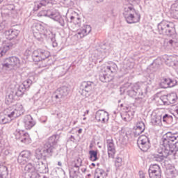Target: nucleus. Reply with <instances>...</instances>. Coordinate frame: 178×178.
<instances>
[{
    "label": "nucleus",
    "instance_id": "1",
    "mask_svg": "<svg viewBox=\"0 0 178 178\" xmlns=\"http://www.w3.org/2000/svg\"><path fill=\"white\" fill-rule=\"evenodd\" d=\"M178 151V134L168 132L161 138V146L157 153L153 154L152 158L155 162H163L165 158L175 159Z\"/></svg>",
    "mask_w": 178,
    "mask_h": 178
},
{
    "label": "nucleus",
    "instance_id": "2",
    "mask_svg": "<svg viewBox=\"0 0 178 178\" xmlns=\"http://www.w3.org/2000/svg\"><path fill=\"white\" fill-rule=\"evenodd\" d=\"M58 140H59V136L58 135L50 136L47 141L44 144L42 149H36L35 156L36 159L40 161V159H42L43 158L44 161H47V157L49 158V156H52L55 145L58 144Z\"/></svg>",
    "mask_w": 178,
    "mask_h": 178
},
{
    "label": "nucleus",
    "instance_id": "3",
    "mask_svg": "<svg viewBox=\"0 0 178 178\" xmlns=\"http://www.w3.org/2000/svg\"><path fill=\"white\" fill-rule=\"evenodd\" d=\"M38 16L40 17L42 16L49 17L50 19L54 20V22H58V23L62 27H67V17H62L60 13H59V11L55 8L40 11L38 14Z\"/></svg>",
    "mask_w": 178,
    "mask_h": 178
},
{
    "label": "nucleus",
    "instance_id": "4",
    "mask_svg": "<svg viewBox=\"0 0 178 178\" xmlns=\"http://www.w3.org/2000/svg\"><path fill=\"white\" fill-rule=\"evenodd\" d=\"M123 16L129 24L138 23L141 19V15L132 6H127L124 8Z\"/></svg>",
    "mask_w": 178,
    "mask_h": 178
},
{
    "label": "nucleus",
    "instance_id": "5",
    "mask_svg": "<svg viewBox=\"0 0 178 178\" xmlns=\"http://www.w3.org/2000/svg\"><path fill=\"white\" fill-rule=\"evenodd\" d=\"M148 90V86L144 83H136L128 86L127 90V94L131 98L137 97L138 94L141 92V95L147 94Z\"/></svg>",
    "mask_w": 178,
    "mask_h": 178
},
{
    "label": "nucleus",
    "instance_id": "6",
    "mask_svg": "<svg viewBox=\"0 0 178 178\" xmlns=\"http://www.w3.org/2000/svg\"><path fill=\"white\" fill-rule=\"evenodd\" d=\"M157 31L159 34L166 35L167 37H172V35H175V33H176L173 23L165 20H163L158 24Z\"/></svg>",
    "mask_w": 178,
    "mask_h": 178
},
{
    "label": "nucleus",
    "instance_id": "7",
    "mask_svg": "<svg viewBox=\"0 0 178 178\" xmlns=\"http://www.w3.org/2000/svg\"><path fill=\"white\" fill-rule=\"evenodd\" d=\"M6 115L8 119H10V122L13 120V119H16V118H19V116H22L23 113H24L25 110L24 107L22 103H17L13 108H8L4 110Z\"/></svg>",
    "mask_w": 178,
    "mask_h": 178
},
{
    "label": "nucleus",
    "instance_id": "8",
    "mask_svg": "<svg viewBox=\"0 0 178 178\" xmlns=\"http://www.w3.org/2000/svg\"><path fill=\"white\" fill-rule=\"evenodd\" d=\"M50 56L51 53L43 49H38L34 50L32 54V59L33 62H41V60L48 59V58Z\"/></svg>",
    "mask_w": 178,
    "mask_h": 178
},
{
    "label": "nucleus",
    "instance_id": "9",
    "mask_svg": "<svg viewBox=\"0 0 178 178\" xmlns=\"http://www.w3.org/2000/svg\"><path fill=\"white\" fill-rule=\"evenodd\" d=\"M69 92H70V87L63 86L58 88L52 95V97L55 98L59 102H62V99L66 98L67 95H69Z\"/></svg>",
    "mask_w": 178,
    "mask_h": 178
},
{
    "label": "nucleus",
    "instance_id": "10",
    "mask_svg": "<svg viewBox=\"0 0 178 178\" xmlns=\"http://www.w3.org/2000/svg\"><path fill=\"white\" fill-rule=\"evenodd\" d=\"M16 140L20 141L23 144H30L31 143V139L30 138V135L26 131L22 129H16L14 132Z\"/></svg>",
    "mask_w": 178,
    "mask_h": 178
},
{
    "label": "nucleus",
    "instance_id": "11",
    "mask_svg": "<svg viewBox=\"0 0 178 178\" xmlns=\"http://www.w3.org/2000/svg\"><path fill=\"white\" fill-rule=\"evenodd\" d=\"M15 66H17V67L20 66V60L16 56L7 58L5 60V63L2 64L3 69H5L6 70H10L12 68L15 67Z\"/></svg>",
    "mask_w": 178,
    "mask_h": 178
},
{
    "label": "nucleus",
    "instance_id": "12",
    "mask_svg": "<svg viewBox=\"0 0 178 178\" xmlns=\"http://www.w3.org/2000/svg\"><path fill=\"white\" fill-rule=\"evenodd\" d=\"M137 144L140 149L143 152H147L149 148H151L149 138L145 135H143L138 138Z\"/></svg>",
    "mask_w": 178,
    "mask_h": 178
},
{
    "label": "nucleus",
    "instance_id": "13",
    "mask_svg": "<svg viewBox=\"0 0 178 178\" xmlns=\"http://www.w3.org/2000/svg\"><path fill=\"white\" fill-rule=\"evenodd\" d=\"M92 86H94V82L83 81L79 90L81 95H82V97H86V98H88V96L92 90Z\"/></svg>",
    "mask_w": 178,
    "mask_h": 178
},
{
    "label": "nucleus",
    "instance_id": "14",
    "mask_svg": "<svg viewBox=\"0 0 178 178\" xmlns=\"http://www.w3.org/2000/svg\"><path fill=\"white\" fill-rule=\"evenodd\" d=\"M160 101L165 106L176 104L177 102V95L175 92H172L168 95H164L160 97Z\"/></svg>",
    "mask_w": 178,
    "mask_h": 178
},
{
    "label": "nucleus",
    "instance_id": "15",
    "mask_svg": "<svg viewBox=\"0 0 178 178\" xmlns=\"http://www.w3.org/2000/svg\"><path fill=\"white\" fill-rule=\"evenodd\" d=\"M177 84V81L175 79H170L168 76H163L160 79L159 86L161 88H172Z\"/></svg>",
    "mask_w": 178,
    "mask_h": 178
},
{
    "label": "nucleus",
    "instance_id": "16",
    "mask_svg": "<svg viewBox=\"0 0 178 178\" xmlns=\"http://www.w3.org/2000/svg\"><path fill=\"white\" fill-rule=\"evenodd\" d=\"M148 173L149 178H161L162 176V170L158 164L151 165Z\"/></svg>",
    "mask_w": 178,
    "mask_h": 178
},
{
    "label": "nucleus",
    "instance_id": "17",
    "mask_svg": "<svg viewBox=\"0 0 178 178\" xmlns=\"http://www.w3.org/2000/svg\"><path fill=\"white\" fill-rule=\"evenodd\" d=\"M31 159V152L29 150L21 152L17 158V162L19 165H26Z\"/></svg>",
    "mask_w": 178,
    "mask_h": 178
},
{
    "label": "nucleus",
    "instance_id": "18",
    "mask_svg": "<svg viewBox=\"0 0 178 178\" xmlns=\"http://www.w3.org/2000/svg\"><path fill=\"white\" fill-rule=\"evenodd\" d=\"M95 119L101 123H108L109 113L104 110H99L95 113Z\"/></svg>",
    "mask_w": 178,
    "mask_h": 178
},
{
    "label": "nucleus",
    "instance_id": "19",
    "mask_svg": "<svg viewBox=\"0 0 178 178\" xmlns=\"http://www.w3.org/2000/svg\"><path fill=\"white\" fill-rule=\"evenodd\" d=\"M19 33L20 31L16 29H9L8 31H6V35L7 40H8L6 42H13V41H17L16 44H17L19 40L16 38H17V35H19Z\"/></svg>",
    "mask_w": 178,
    "mask_h": 178
},
{
    "label": "nucleus",
    "instance_id": "20",
    "mask_svg": "<svg viewBox=\"0 0 178 178\" xmlns=\"http://www.w3.org/2000/svg\"><path fill=\"white\" fill-rule=\"evenodd\" d=\"M32 30L33 31V34L35 33L34 37H35L38 41H42V38H37L35 34H40V33H42L44 30H45L44 24H42L41 22L35 23L32 26Z\"/></svg>",
    "mask_w": 178,
    "mask_h": 178
},
{
    "label": "nucleus",
    "instance_id": "21",
    "mask_svg": "<svg viewBox=\"0 0 178 178\" xmlns=\"http://www.w3.org/2000/svg\"><path fill=\"white\" fill-rule=\"evenodd\" d=\"M23 123L26 130H31V129L35 126V121L30 115L24 116Z\"/></svg>",
    "mask_w": 178,
    "mask_h": 178
},
{
    "label": "nucleus",
    "instance_id": "22",
    "mask_svg": "<svg viewBox=\"0 0 178 178\" xmlns=\"http://www.w3.org/2000/svg\"><path fill=\"white\" fill-rule=\"evenodd\" d=\"M91 26L90 25H83L80 29L77 31V38H84L86 35H88L91 33Z\"/></svg>",
    "mask_w": 178,
    "mask_h": 178
},
{
    "label": "nucleus",
    "instance_id": "23",
    "mask_svg": "<svg viewBox=\"0 0 178 178\" xmlns=\"http://www.w3.org/2000/svg\"><path fill=\"white\" fill-rule=\"evenodd\" d=\"M16 40H14L13 42H6L3 47L0 48V58H2V56H4V55H6V53L10 49H12V48H15L16 47Z\"/></svg>",
    "mask_w": 178,
    "mask_h": 178
},
{
    "label": "nucleus",
    "instance_id": "24",
    "mask_svg": "<svg viewBox=\"0 0 178 178\" xmlns=\"http://www.w3.org/2000/svg\"><path fill=\"white\" fill-rule=\"evenodd\" d=\"M35 170L39 172V173H48L49 169L48 168V163H45L41 161H35Z\"/></svg>",
    "mask_w": 178,
    "mask_h": 178
},
{
    "label": "nucleus",
    "instance_id": "25",
    "mask_svg": "<svg viewBox=\"0 0 178 178\" xmlns=\"http://www.w3.org/2000/svg\"><path fill=\"white\" fill-rule=\"evenodd\" d=\"M108 155L109 158H113L116 154V149L115 148V143L113 139H108L106 140Z\"/></svg>",
    "mask_w": 178,
    "mask_h": 178
},
{
    "label": "nucleus",
    "instance_id": "26",
    "mask_svg": "<svg viewBox=\"0 0 178 178\" xmlns=\"http://www.w3.org/2000/svg\"><path fill=\"white\" fill-rule=\"evenodd\" d=\"M55 1L54 0H40L35 3L33 10L36 12L38 9L42 8V6H47L48 5H54Z\"/></svg>",
    "mask_w": 178,
    "mask_h": 178
},
{
    "label": "nucleus",
    "instance_id": "27",
    "mask_svg": "<svg viewBox=\"0 0 178 178\" xmlns=\"http://www.w3.org/2000/svg\"><path fill=\"white\" fill-rule=\"evenodd\" d=\"M145 130V124L143 121H138L136 123V129L134 131V134L135 137H138L140 134H143Z\"/></svg>",
    "mask_w": 178,
    "mask_h": 178
},
{
    "label": "nucleus",
    "instance_id": "28",
    "mask_svg": "<svg viewBox=\"0 0 178 178\" xmlns=\"http://www.w3.org/2000/svg\"><path fill=\"white\" fill-rule=\"evenodd\" d=\"M24 170L28 173H33L31 177L40 178V174L35 172V166L33 165V163H28L25 165Z\"/></svg>",
    "mask_w": 178,
    "mask_h": 178
},
{
    "label": "nucleus",
    "instance_id": "29",
    "mask_svg": "<svg viewBox=\"0 0 178 178\" xmlns=\"http://www.w3.org/2000/svg\"><path fill=\"white\" fill-rule=\"evenodd\" d=\"M120 116L124 122H130L134 118V111H124L120 113Z\"/></svg>",
    "mask_w": 178,
    "mask_h": 178
},
{
    "label": "nucleus",
    "instance_id": "30",
    "mask_svg": "<svg viewBox=\"0 0 178 178\" xmlns=\"http://www.w3.org/2000/svg\"><path fill=\"white\" fill-rule=\"evenodd\" d=\"M33 83H35V76L32 75L30 76L26 80H25L21 85L24 86V88H26V90L30 88L31 86V84Z\"/></svg>",
    "mask_w": 178,
    "mask_h": 178
},
{
    "label": "nucleus",
    "instance_id": "31",
    "mask_svg": "<svg viewBox=\"0 0 178 178\" xmlns=\"http://www.w3.org/2000/svg\"><path fill=\"white\" fill-rule=\"evenodd\" d=\"M99 79L102 83H109V81H112V77L108 75L105 71L99 73Z\"/></svg>",
    "mask_w": 178,
    "mask_h": 178
},
{
    "label": "nucleus",
    "instance_id": "32",
    "mask_svg": "<svg viewBox=\"0 0 178 178\" xmlns=\"http://www.w3.org/2000/svg\"><path fill=\"white\" fill-rule=\"evenodd\" d=\"M26 91H27L26 88L22 84L13 90V94H15L16 97H22Z\"/></svg>",
    "mask_w": 178,
    "mask_h": 178
},
{
    "label": "nucleus",
    "instance_id": "33",
    "mask_svg": "<svg viewBox=\"0 0 178 178\" xmlns=\"http://www.w3.org/2000/svg\"><path fill=\"white\" fill-rule=\"evenodd\" d=\"M6 123H10V119L8 117L5 111L0 113V124H6Z\"/></svg>",
    "mask_w": 178,
    "mask_h": 178
},
{
    "label": "nucleus",
    "instance_id": "34",
    "mask_svg": "<svg viewBox=\"0 0 178 178\" xmlns=\"http://www.w3.org/2000/svg\"><path fill=\"white\" fill-rule=\"evenodd\" d=\"M106 176H108V174H106L105 170H104L102 169H99V168H97L95 170V177L96 178H105V177H106Z\"/></svg>",
    "mask_w": 178,
    "mask_h": 178
},
{
    "label": "nucleus",
    "instance_id": "35",
    "mask_svg": "<svg viewBox=\"0 0 178 178\" xmlns=\"http://www.w3.org/2000/svg\"><path fill=\"white\" fill-rule=\"evenodd\" d=\"M15 97H16V95L15 93H13V90H12L10 93H8L6 95V104H8V105L12 104L15 100Z\"/></svg>",
    "mask_w": 178,
    "mask_h": 178
},
{
    "label": "nucleus",
    "instance_id": "36",
    "mask_svg": "<svg viewBox=\"0 0 178 178\" xmlns=\"http://www.w3.org/2000/svg\"><path fill=\"white\" fill-rule=\"evenodd\" d=\"M67 26H69V23H74L76 26H80V24L81 23V19L80 17H76L74 16L70 17V20L67 19Z\"/></svg>",
    "mask_w": 178,
    "mask_h": 178
},
{
    "label": "nucleus",
    "instance_id": "37",
    "mask_svg": "<svg viewBox=\"0 0 178 178\" xmlns=\"http://www.w3.org/2000/svg\"><path fill=\"white\" fill-rule=\"evenodd\" d=\"M106 70H107L108 73H116L118 71V65L115 63H111L106 67Z\"/></svg>",
    "mask_w": 178,
    "mask_h": 178
},
{
    "label": "nucleus",
    "instance_id": "38",
    "mask_svg": "<svg viewBox=\"0 0 178 178\" xmlns=\"http://www.w3.org/2000/svg\"><path fill=\"white\" fill-rule=\"evenodd\" d=\"M89 155V159H90L92 162H95V161H98V151L90 150Z\"/></svg>",
    "mask_w": 178,
    "mask_h": 178
},
{
    "label": "nucleus",
    "instance_id": "39",
    "mask_svg": "<svg viewBox=\"0 0 178 178\" xmlns=\"http://www.w3.org/2000/svg\"><path fill=\"white\" fill-rule=\"evenodd\" d=\"M145 93L143 94V95H141V92H139V94L138 95V98H136L135 102L136 104H138V105H143L144 104V102H145V99H144V95Z\"/></svg>",
    "mask_w": 178,
    "mask_h": 178
},
{
    "label": "nucleus",
    "instance_id": "40",
    "mask_svg": "<svg viewBox=\"0 0 178 178\" xmlns=\"http://www.w3.org/2000/svg\"><path fill=\"white\" fill-rule=\"evenodd\" d=\"M56 35L52 33L51 35L47 38V40H50L52 42V46L54 48H56V47H58V42H56Z\"/></svg>",
    "mask_w": 178,
    "mask_h": 178
},
{
    "label": "nucleus",
    "instance_id": "41",
    "mask_svg": "<svg viewBox=\"0 0 178 178\" xmlns=\"http://www.w3.org/2000/svg\"><path fill=\"white\" fill-rule=\"evenodd\" d=\"M56 35L52 33L51 35L47 38V40H50L52 42V46L54 48H56V47H58V42H56Z\"/></svg>",
    "mask_w": 178,
    "mask_h": 178
},
{
    "label": "nucleus",
    "instance_id": "42",
    "mask_svg": "<svg viewBox=\"0 0 178 178\" xmlns=\"http://www.w3.org/2000/svg\"><path fill=\"white\" fill-rule=\"evenodd\" d=\"M101 52L106 56L109 55V52H111V47L109 45L104 44L102 46Z\"/></svg>",
    "mask_w": 178,
    "mask_h": 178
},
{
    "label": "nucleus",
    "instance_id": "43",
    "mask_svg": "<svg viewBox=\"0 0 178 178\" xmlns=\"http://www.w3.org/2000/svg\"><path fill=\"white\" fill-rule=\"evenodd\" d=\"M81 163H83V160L81 158H77L74 163H72V166L79 170V168L81 166Z\"/></svg>",
    "mask_w": 178,
    "mask_h": 178
},
{
    "label": "nucleus",
    "instance_id": "44",
    "mask_svg": "<svg viewBox=\"0 0 178 178\" xmlns=\"http://www.w3.org/2000/svg\"><path fill=\"white\" fill-rule=\"evenodd\" d=\"M163 122L169 123L170 122H173V117L169 114H165L163 116Z\"/></svg>",
    "mask_w": 178,
    "mask_h": 178
},
{
    "label": "nucleus",
    "instance_id": "45",
    "mask_svg": "<svg viewBox=\"0 0 178 178\" xmlns=\"http://www.w3.org/2000/svg\"><path fill=\"white\" fill-rule=\"evenodd\" d=\"M33 52H34V49H33V46H31L25 50L24 55L25 56H30V55L33 56Z\"/></svg>",
    "mask_w": 178,
    "mask_h": 178
},
{
    "label": "nucleus",
    "instance_id": "46",
    "mask_svg": "<svg viewBox=\"0 0 178 178\" xmlns=\"http://www.w3.org/2000/svg\"><path fill=\"white\" fill-rule=\"evenodd\" d=\"M151 123L153 126H158V124H161V119L158 118H152Z\"/></svg>",
    "mask_w": 178,
    "mask_h": 178
},
{
    "label": "nucleus",
    "instance_id": "47",
    "mask_svg": "<svg viewBox=\"0 0 178 178\" xmlns=\"http://www.w3.org/2000/svg\"><path fill=\"white\" fill-rule=\"evenodd\" d=\"M170 12H178V2H175L171 6Z\"/></svg>",
    "mask_w": 178,
    "mask_h": 178
},
{
    "label": "nucleus",
    "instance_id": "48",
    "mask_svg": "<svg viewBox=\"0 0 178 178\" xmlns=\"http://www.w3.org/2000/svg\"><path fill=\"white\" fill-rule=\"evenodd\" d=\"M76 170H74V168H72L71 169H70V177L71 178H74L76 177Z\"/></svg>",
    "mask_w": 178,
    "mask_h": 178
},
{
    "label": "nucleus",
    "instance_id": "49",
    "mask_svg": "<svg viewBox=\"0 0 178 178\" xmlns=\"http://www.w3.org/2000/svg\"><path fill=\"white\" fill-rule=\"evenodd\" d=\"M170 15L172 19L178 20V11L170 12Z\"/></svg>",
    "mask_w": 178,
    "mask_h": 178
},
{
    "label": "nucleus",
    "instance_id": "50",
    "mask_svg": "<svg viewBox=\"0 0 178 178\" xmlns=\"http://www.w3.org/2000/svg\"><path fill=\"white\" fill-rule=\"evenodd\" d=\"M43 34H44V37L48 39L49 38V36L52 34V31H51L49 30H46Z\"/></svg>",
    "mask_w": 178,
    "mask_h": 178
},
{
    "label": "nucleus",
    "instance_id": "51",
    "mask_svg": "<svg viewBox=\"0 0 178 178\" xmlns=\"http://www.w3.org/2000/svg\"><path fill=\"white\" fill-rule=\"evenodd\" d=\"M129 3H132L133 5H139L141 0H128Z\"/></svg>",
    "mask_w": 178,
    "mask_h": 178
},
{
    "label": "nucleus",
    "instance_id": "52",
    "mask_svg": "<svg viewBox=\"0 0 178 178\" xmlns=\"http://www.w3.org/2000/svg\"><path fill=\"white\" fill-rule=\"evenodd\" d=\"M126 87H127V85L120 87V91L121 94H124V92H127V89H126Z\"/></svg>",
    "mask_w": 178,
    "mask_h": 178
},
{
    "label": "nucleus",
    "instance_id": "53",
    "mask_svg": "<svg viewBox=\"0 0 178 178\" xmlns=\"http://www.w3.org/2000/svg\"><path fill=\"white\" fill-rule=\"evenodd\" d=\"M147 174L144 173L143 171H139V178H147Z\"/></svg>",
    "mask_w": 178,
    "mask_h": 178
},
{
    "label": "nucleus",
    "instance_id": "54",
    "mask_svg": "<svg viewBox=\"0 0 178 178\" xmlns=\"http://www.w3.org/2000/svg\"><path fill=\"white\" fill-rule=\"evenodd\" d=\"M122 165V163L115 162V166L116 169H119V168H120Z\"/></svg>",
    "mask_w": 178,
    "mask_h": 178
},
{
    "label": "nucleus",
    "instance_id": "55",
    "mask_svg": "<svg viewBox=\"0 0 178 178\" xmlns=\"http://www.w3.org/2000/svg\"><path fill=\"white\" fill-rule=\"evenodd\" d=\"M168 44H169V45H170L171 47H173V44H175V41L173 40H170Z\"/></svg>",
    "mask_w": 178,
    "mask_h": 178
},
{
    "label": "nucleus",
    "instance_id": "56",
    "mask_svg": "<svg viewBox=\"0 0 178 178\" xmlns=\"http://www.w3.org/2000/svg\"><path fill=\"white\" fill-rule=\"evenodd\" d=\"M70 141H72V143H74L76 141V138L73 136V135H71L70 137Z\"/></svg>",
    "mask_w": 178,
    "mask_h": 178
},
{
    "label": "nucleus",
    "instance_id": "57",
    "mask_svg": "<svg viewBox=\"0 0 178 178\" xmlns=\"http://www.w3.org/2000/svg\"><path fill=\"white\" fill-rule=\"evenodd\" d=\"M115 162L122 163V158L118 157Z\"/></svg>",
    "mask_w": 178,
    "mask_h": 178
},
{
    "label": "nucleus",
    "instance_id": "58",
    "mask_svg": "<svg viewBox=\"0 0 178 178\" xmlns=\"http://www.w3.org/2000/svg\"><path fill=\"white\" fill-rule=\"evenodd\" d=\"M120 108H123L124 110V109H127V110L129 109V107L124 106V104H120Z\"/></svg>",
    "mask_w": 178,
    "mask_h": 178
},
{
    "label": "nucleus",
    "instance_id": "59",
    "mask_svg": "<svg viewBox=\"0 0 178 178\" xmlns=\"http://www.w3.org/2000/svg\"><path fill=\"white\" fill-rule=\"evenodd\" d=\"M3 29H5V25H3L2 23H0V31L3 30Z\"/></svg>",
    "mask_w": 178,
    "mask_h": 178
},
{
    "label": "nucleus",
    "instance_id": "60",
    "mask_svg": "<svg viewBox=\"0 0 178 178\" xmlns=\"http://www.w3.org/2000/svg\"><path fill=\"white\" fill-rule=\"evenodd\" d=\"M78 133H79V134H81V133H83V129H79L78 130Z\"/></svg>",
    "mask_w": 178,
    "mask_h": 178
},
{
    "label": "nucleus",
    "instance_id": "61",
    "mask_svg": "<svg viewBox=\"0 0 178 178\" xmlns=\"http://www.w3.org/2000/svg\"><path fill=\"white\" fill-rule=\"evenodd\" d=\"M89 113H90V111L89 110H86V111L83 114V116H86V115H88Z\"/></svg>",
    "mask_w": 178,
    "mask_h": 178
},
{
    "label": "nucleus",
    "instance_id": "62",
    "mask_svg": "<svg viewBox=\"0 0 178 178\" xmlns=\"http://www.w3.org/2000/svg\"><path fill=\"white\" fill-rule=\"evenodd\" d=\"M58 166H62V163L60 161H58Z\"/></svg>",
    "mask_w": 178,
    "mask_h": 178
},
{
    "label": "nucleus",
    "instance_id": "63",
    "mask_svg": "<svg viewBox=\"0 0 178 178\" xmlns=\"http://www.w3.org/2000/svg\"><path fill=\"white\" fill-rule=\"evenodd\" d=\"M91 166H93V168H95V163H91Z\"/></svg>",
    "mask_w": 178,
    "mask_h": 178
},
{
    "label": "nucleus",
    "instance_id": "64",
    "mask_svg": "<svg viewBox=\"0 0 178 178\" xmlns=\"http://www.w3.org/2000/svg\"><path fill=\"white\" fill-rule=\"evenodd\" d=\"M43 178H49V177H47V176H45V175H44V176H43Z\"/></svg>",
    "mask_w": 178,
    "mask_h": 178
}]
</instances>
